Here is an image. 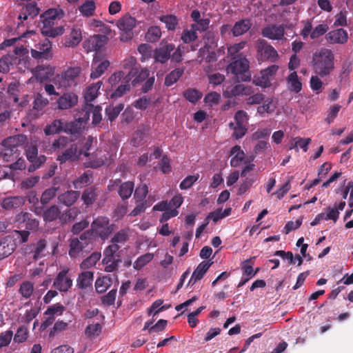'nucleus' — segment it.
Segmentation results:
<instances>
[{
    "instance_id": "nucleus-37",
    "label": "nucleus",
    "mask_w": 353,
    "mask_h": 353,
    "mask_svg": "<svg viewBox=\"0 0 353 353\" xmlns=\"http://www.w3.org/2000/svg\"><path fill=\"white\" fill-rule=\"evenodd\" d=\"M86 125L77 118L74 121L65 125V132H69L72 135H77L82 132Z\"/></svg>"
},
{
    "instance_id": "nucleus-3",
    "label": "nucleus",
    "mask_w": 353,
    "mask_h": 353,
    "mask_svg": "<svg viewBox=\"0 0 353 353\" xmlns=\"http://www.w3.org/2000/svg\"><path fill=\"white\" fill-rule=\"evenodd\" d=\"M27 141V136L21 134L6 138L0 145L1 157L6 162L15 161L21 156L20 148Z\"/></svg>"
},
{
    "instance_id": "nucleus-50",
    "label": "nucleus",
    "mask_w": 353,
    "mask_h": 353,
    "mask_svg": "<svg viewBox=\"0 0 353 353\" xmlns=\"http://www.w3.org/2000/svg\"><path fill=\"white\" fill-rule=\"evenodd\" d=\"M12 64H16V57L10 54L3 56L0 58V72H8Z\"/></svg>"
},
{
    "instance_id": "nucleus-38",
    "label": "nucleus",
    "mask_w": 353,
    "mask_h": 353,
    "mask_svg": "<svg viewBox=\"0 0 353 353\" xmlns=\"http://www.w3.org/2000/svg\"><path fill=\"white\" fill-rule=\"evenodd\" d=\"M256 259L255 256L250 257L248 259H246L241 262V268L243 270V275H246L249 278H252L255 276V274L258 272L259 268H257L255 271L253 270V264L254 260Z\"/></svg>"
},
{
    "instance_id": "nucleus-46",
    "label": "nucleus",
    "mask_w": 353,
    "mask_h": 353,
    "mask_svg": "<svg viewBox=\"0 0 353 353\" xmlns=\"http://www.w3.org/2000/svg\"><path fill=\"white\" fill-rule=\"evenodd\" d=\"M60 208L57 205H52L43 212V220L46 222L55 221L60 215Z\"/></svg>"
},
{
    "instance_id": "nucleus-43",
    "label": "nucleus",
    "mask_w": 353,
    "mask_h": 353,
    "mask_svg": "<svg viewBox=\"0 0 353 353\" xmlns=\"http://www.w3.org/2000/svg\"><path fill=\"white\" fill-rule=\"evenodd\" d=\"M212 263L209 261H202L200 263L192 273V279H194V282L200 281L207 272Z\"/></svg>"
},
{
    "instance_id": "nucleus-60",
    "label": "nucleus",
    "mask_w": 353,
    "mask_h": 353,
    "mask_svg": "<svg viewBox=\"0 0 353 353\" xmlns=\"http://www.w3.org/2000/svg\"><path fill=\"white\" fill-rule=\"evenodd\" d=\"M273 99H266L262 105H260L257 108V112L260 115H263L265 112L272 113L276 109V105L272 104Z\"/></svg>"
},
{
    "instance_id": "nucleus-1",
    "label": "nucleus",
    "mask_w": 353,
    "mask_h": 353,
    "mask_svg": "<svg viewBox=\"0 0 353 353\" xmlns=\"http://www.w3.org/2000/svg\"><path fill=\"white\" fill-rule=\"evenodd\" d=\"M128 240V235L125 230L117 232L112 239V244L106 247L103 250V264L105 265V271L112 272L118 270L122 260L119 254L120 246L118 243H124Z\"/></svg>"
},
{
    "instance_id": "nucleus-58",
    "label": "nucleus",
    "mask_w": 353,
    "mask_h": 353,
    "mask_svg": "<svg viewBox=\"0 0 353 353\" xmlns=\"http://www.w3.org/2000/svg\"><path fill=\"white\" fill-rule=\"evenodd\" d=\"M33 292L34 285L32 283L27 281L21 283L19 292L23 298L26 299H30L32 295Z\"/></svg>"
},
{
    "instance_id": "nucleus-40",
    "label": "nucleus",
    "mask_w": 353,
    "mask_h": 353,
    "mask_svg": "<svg viewBox=\"0 0 353 353\" xmlns=\"http://www.w3.org/2000/svg\"><path fill=\"white\" fill-rule=\"evenodd\" d=\"M101 257V252H94L79 265L81 270H87L94 266Z\"/></svg>"
},
{
    "instance_id": "nucleus-11",
    "label": "nucleus",
    "mask_w": 353,
    "mask_h": 353,
    "mask_svg": "<svg viewBox=\"0 0 353 353\" xmlns=\"http://www.w3.org/2000/svg\"><path fill=\"white\" fill-rule=\"evenodd\" d=\"M108 188L110 191H113L118 188V194L123 200L129 199L134 188V184L132 181L122 182L118 179L112 181V184L108 185Z\"/></svg>"
},
{
    "instance_id": "nucleus-29",
    "label": "nucleus",
    "mask_w": 353,
    "mask_h": 353,
    "mask_svg": "<svg viewBox=\"0 0 353 353\" xmlns=\"http://www.w3.org/2000/svg\"><path fill=\"white\" fill-rule=\"evenodd\" d=\"M80 193L78 191L68 190L58 196L60 203L67 206H72L79 199Z\"/></svg>"
},
{
    "instance_id": "nucleus-4",
    "label": "nucleus",
    "mask_w": 353,
    "mask_h": 353,
    "mask_svg": "<svg viewBox=\"0 0 353 353\" xmlns=\"http://www.w3.org/2000/svg\"><path fill=\"white\" fill-rule=\"evenodd\" d=\"M81 72V68L79 66L68 68L61 74L57 75L54 82L60 88H68L75 86L80 81Z\"/></svg>"
},
{
    "instance_id": "nucleus-13",
    "label": "nucleus",
    "mask_w": 353,
    "mask_h": 353,
    "mask_svg": "<svg viewBox=\"0 0 353 353\" xmlns=\"http://www.w3.org/2000/svg\"><path fill=\"white\" fill-rule=\"evenodd\" d=\"M254 93L252 87L243 83H234L228 86L223 92V95L228 98L248 96Z\"/></svg>"
},
{
    "instance_id": "nucleus-14",
    "label": "nucleus",
    "mask_w": 353,
    "mask_h": 353,
    "mask_svg": "<svg viewBox=\"0 0 353 353\" xmlns=\"http://www.w3.org/2000/svg\"><path fill=\"white\" fill-rule=\"evenodd\" d=\"M69 269L61 270L53 282V286L61 292H66L72 286V280L68 276Z\"/></svg>"
},
{
    "instance_id": "nucleus-56",
    "label": "nucleus",
    "mask_w": 353,
    "mask_h": 353,
    "mask_svg": "<svg viewBox=\"0 0 353 353\" xmlns=\"http://www.w3.org/2000/svg\"><path fill=\"white\" fill-rule=\"evenodd\" d=\"M48 103L49 101L47 98L41 94L37 93L33 101V110L41 112Z\"/></svg>"
},
{
    "instance_id": "nucleus-33",
    "label": "nucleus",
    "mask_w": 353,
    "mask_h": 353,
    "mask_svg": "<svg viewBox=\"0 0 353 353\" xmlns=\"http://www.w3.org/2000/svg\"><path fill=\"white\" fill-rule=\"evenodd\" d=\"M65 129L64 122L61 119H55L52 123L47 125L43 130L45 134L49 136L58 134Z\"/></svg>"
},
{
    "instance_id": "nucleus-35",
    "label": "nucleus",
    "mask_w": 353,
    "mask_h": 353,
    "mask_svg": "<svg viewBox=\"0 0 353 353\" xmlns=\"http://www.w3.org/2000/svg\"><path fill=\"white\" fill-rule=\"evenodd\" d=\"M41 32L45 37L55 38L58 36L62 35L65 32V28L63 26L57 27L50 26L48 27H41Z\"/></svg>"
},
{
    "instance_id": "nucleus-32",
    "label": "nucleus",
    "mask_w": 353,
    "mask_h": 353,
    "mask_svg": "<svg viewBox=\"0 0 353 353\" xmlns=\"http://www.w3.org/2000/svg\"><path fill=\"white\" fill-rule=\"evenodd\" d=\"M345 206V202L342 201L334 208H327L325 210L326 214H325V220H332L334 222H336L339 219V211H342Z\"/></svg>"
},
{
    "instance_id": "nucleus-49",
    "label": "nucleus",
    "mask_w": 353,
    "mask_h": 353,
    "mask_svg": "<svg viewBox=\"0 0 353 353\" xmlns=\"http://www.w3.org/2000/svg\"><path fill=\"white\" fill-rule=\"evenodd\" d=\"M95 2L92 0L85 1L80 7L79 11L83 17H90L94 15Z\"/></svg>"
},
{
    "instance_id": "nucleus-26",
    "label": "nucleus",
    "mask_w": 353,
    "mask_h": 353,
    "mask_svg": "<svg viewBox=\"0 0 353 353\" xmlns=\"http://www.w3.org/2000/svg\"><path fill=\"white\" fill-rule=\"evenodd\" d=\"M25 199L21 196H8L3 199L1 203V206L6 210H10L18 208L23 205Z\"/></svg>"
},
{
    "instance_id": "nucleus-7",
    "label": "nucleus",
    "mask_w": 353,
    "mask_h": 353,
    "mask_svg": "<svg viewBox=\"0 0 353 353\" xmlns=\"http://www.w3.org/2000/svg\"><path fill=\"white\" fill-rule=\"evenodd\" d=\"M25 152L28 160L31 163L28 167L29 172H33L39 169L46 161L45 155L41 154L38 156L37 146L32 143L26 144Z\"/></svg>"
},
{
    "instance_id": "nucleus-51",
    "label": "nucleus",
    "mask_w": 353,
    "mask_h": 353,
    "mask_svg": "<svg viewBox=\"0 0 353 353\" xmlns=\"http://www.w3.org/2000/svg\"><path fill=\"white\" fill-rule=\"evenodd\" d=\"M82 243H83L79 241L78 238L71 240L69 250V255L71 258L77 257V256L85 248Z\"/></svg>"
},
{
    "instance_id": "nucleus-48",
    "label": "nucleus",
    "mask_w": 353,
    "mask_h": 353,
    "mask_svg": "<svg viewBox=\"0 0 353 353\" xmlns=\"http://www.w3.org/2000/svg\"><path fill=\"white\" fill-rule=\"evenodd\" d=\"M159 20L165 23L166 28L168 30L174 31L176 30L178 24V18L173 14L163 15L159 17Z\"/></svg>"
},
{
    "instance_id": "nucleus-31",
    "label": "nucleus",
    "mask_w": 353,
    "mask_h": 353,
    "mask_svg": "<svg viewBox=\"0 0 353 353\" xmlns=\"http://www.w3.org/2000/svg\"><path fill=\"white\" fill-rule=\"evenodd\" d=\"M123 67L124 69L130 70L128 74L125 76V79H128V81H131L138 73V67L137 65V59L133 57H130L123 61Z\"/></svg>"
},
{
    "instance_id": "nucleus-45",
    "label": "nucleus",
    "mask_w": 353,
    "mask_h": 353,
    "mask_svg": "<svg viewBox=\"0 0 353 353\" xmlns=\"http://www.w3.org/2000/svg\"><path fill=\"white\" fill-rule=\"evenodd\" d=\"M97 194L94 187H89L84 190L81 195L83 203L87 206L92 205L97 199Z\"/></svg>"
},
{
    "instance_id": "nucleus-16",
    "label": "nucleus",
    "mask_w": 353,
    "mask_h": 353,
    "mask_svg": "<svg viewBox=\"0 0 353 353\" xmlns=\"http://www.w3.org/2000/svg\"><path fill=\"white\" fill-rule=\"evenodd\" d=\"M15 221L19 224H25L26 230L30 231L37 230L39 225V221L33 218L32 214L28 212H21L17 214Z\"/></svg>"
},
{
    "instance_id": "nucleus-23",
    "label": "nucleus",
    "mask_w": 353,
    "mask_h": 353,
    "mask_svg": "<svg viewBox=\"0 0 353 353\" xmlns=\"http://www.w3.org/2000/svg\"><path fill=\"white\" fill-rule=\"evenodd\" d=\"M94 281V272L83 271L79 274L77 279V288L81 290H88L92 288Z\"/></svg>"
},
{
    "instance_id": "nucleus-59",
    "label": "nucleus",
    "mask_w": 353,
    "mask_h": 353,
    "mask_svg": "<svg viewBox=\"0 0 353 353\" xmlns=\"http://www.w3.org/2000/svg\"><path fill=\"white\" fill-rule=\"evenodd\" d=\"M154 257V254L152 253H146L138 257V259L134 263V268L139 270L150 262Z\"/></svg>"
},
{
    "instance_id": "nucleus-47",
    "label": "nucleus",
    "mask_w": 353,
    "mask_h": 353,
    "mask_svg": "<svg viewBox=\"0 0 353 353\" xmlns=\"http://www.w3.org/2000/svg\"><path fill=\"white\" fill-rule=\"evenodd\" d=\"M161 30L160 27L154 26L150 27L145 35V39L150 43H155L159 40L161 37Z\"/></svg>"
},
{
    "instance_id": "nucleus-6",
    "label": "nucleus",
    "mask_w": 353,
    "mask_h": 353,
    "mask_svg": "<svg viewBox=\"0 0 353 353\" xmlns=\"http://www.w3.org/2000/svg\"><path fill=\"white\" fill-rule=\"evenodd\" d=\"M91 232L99 236L102 240L107 239L114 230V225L110 223V220L105 216L97 217L91 224Z\"/></svg>"
},
{
    "instance_id": "nucleus-63",
    "label": "nucleus",
    "mask_w": 353,
    "mask_h": 353,
    "mask_svg": "<svg viewBox=\"0 0 353 353\" xmlns=\"http://www.w3.org/2000/svg\"><path fill=\"white\" fill-rule=\"evenodd\" d=\"M57 188L52 187L46 189L41 194V203L43 205H47L56 195Z\"/></svg>"
},
{
    "instance_id": "nucleus-64",
    "label": "nucleus",
    "mask_w": 353,
    "mask_h": 353,
    "mask_svg": "<svg viewBox=\"0 0 353 353\" xmlns=\"http://www.w3.org/2000/svg\"><path fill=\"white\" fill-rule=\"evenodd\" d=\"M320 78H321L320 76L315 74L312 75L310 80V88L316 94L321 92L323 88V82Z\"/></svg>"
},
{
    "instance_id": "nucleus-15",
    "label": "nucleus",
    "mask_w": 353,
    "mask_h": 353,
    "mask_svg": "<svg viewBox=\"0 0 353 353\" xmlns=\"http://www.w3.org/2000/svg\"><path fill=\"white\" fill-rule=\"evenodd\" d=\"M110 66V61L107 59H102L100 53H95L92 63V72L90 73L91 79H97L100 77Z\"/></svg>"
},
{
    "instance_id": "nucleus-53",
    "label": "nucleus",
    "mask_w": 353,
    "mask_h": 353,
    "mask_svg": "<svg viewBox=\"0 0 353 353\" xmlns=\"http://www.w3.org/2000/svg\"><path fill=\"white\" fill-rule=\"evenodd\" d=\"M184 72L183 68H176L171 71L165 79V85L166 86H171L175 83L183 75Z\"/></svg>"
},
{
    "instance_id": "nucleus-19",
    "label": "nucleus",
    "mask_w": 353,
    "mask_h": 353,
    "mask_svg": "<svg viewBox=\"0 0 353 353\" xmlns=\"http://www.w3.org/2000/svg\"><path fill=\"white\" fill-rule=\"evenodd\" d=\"M78 103V96L72 92L63 93L57 100L59 110H68L74 107Z\"/></svg>"
},
{
    "instance_id": "nucleus-41",
    "label": "nucleus",
    "mask_w": 353,
    "mask_h": 353,
    "mask_svg": "<svg viewBox=\"0 0 353 353\" xmlns=\"http://www.w3.org/2000/svg\"><path fill=\"white\" fill-rule=\"evenodd\" d=\"M289 88L295 93H299L302 89V83L300 81L296 72H291L287 78Z\"/></svg>"
},
{
    "instance_id": "nucleus-8",
    "label": "nucleus",
    "mask_w": 353,
    "mask_h": 353,
    "mask_svg": "<svg viewBox=\"0 0 353 353\" xmlns=\"http://www.w3.org/2000/svg\"><path fill=\"white\" fill-rule=\"evenodd\" d=\"M31 55L37 61L50 60L52 59V43L48 39L35 45L34 49H31Z\"/></svg>"
},
{
    "instance_id": "nucleus-2",
    "label": "nucleus",
    "mask_w": 353,
    "mask_h": 353,
    "mask_svg": "<svg viewBox=\"0 0 353 353\" xmlns=\"http://www.w3.org/2000/svg\"><path fill=\"white\" fill-rule=\"evenodd\" d=\"M311 65L315 74L325 78L334 70V54L328 48H322L312 54Z\"/></svg>"
},
{
    "instance_id": "nucleus-52",
    "label": "nucleus",
    "mask_w": 353,
    "mask_h": 353,
    "mask_svg": "<svg viewBox=\"0 0 353 353\" xmlns=\"http://www.w3.org/2000/svg\"><path fill=\"white\" fill-rule=\"evenodd\" d=\"M123 108L124 105L123 103H119L116 106H107L105 110V116L112 122L119 116Z\"/></svg>"
},
{
    "instance_id": "nucleus-28",
    "label": "nucleus",
    "mask_w": 353,
    "mask_h": 353,
    "mask_svg": "<svg viewBox=\"0 0 353 353\" xmlns=\"http://www.w3.org/2000/svg\"><path fill=\"white\" fill-rule=\"evenodd\" d=\"M252 26V23L250 19H243L236 21L232 29L233 36L239 37L245 34Z\"/></svg>"
},
{
    "instance_id": "nucleus-12",
    "label": "nucleus",
    "mask_w": 353,
    "mask_h": 353,
    "mask_svg": "<svg viewBox=\"0 0 353 353\" xmlns=\"http://www.w3.org/2000/svg\"><path fill=\"white\" fill-rule=\"evenodd\" d=\"M64 16L65 12L60 8L48 9L40 15L41 27L54 26L58 20L61 19Z\"/></svg>"
},
{
    "instance_id": "nucleus-42",
    "label": "nucleus",
    "mask_w": 353,
    "mask_h": 353,
    "mask_svg": "<svg viewBox=\"0 0 353 353\" xmlns=\"http://www.w3.org/2000/svg\"><path fill=\"white\" fill-rule=\"evenodd\" d=\"M260 44L262 46L261 50L264 57L272 62L276 61L279 57L276 50L265 41H261Z\"/></svg>"
},
{
    "instance_id": "nucleus-30",
    "label": "nucleus",
    "mask_w": 353,
    "mask_h": 353,
    "mask_svg": "<svg viewBox=\"0 0 353 353\" xmlns=\"http://www.w3.org/2000/svg\"><path fill=\"white\" fill-rule=\"evenodd\" d=\"M46 248V241L42 239L36 243L31 244L28 247V250H30L28 253L32 254V258L36 261L43 256Z\"/></svg>"
},
{
    "instance_id": "nucleus-54",
    "label": "nucleus",
    "mask_w": 353,
    "mask_h": 353,
    "mask_svg": "<svg viewBox=\"0 0 353 353\" xmlns=\"http://www.w3.org/2000/svg\"><path fill=\"white\" fill-rule=\"evenodd\" d=\"M183 95L186 100L195 104L201 99L203 94L195 88H188L183 92Z\"/></svg>"
},
{
    "instance_id": "nucleus-39",
    "label": "nucleus",
    "mask_w": 353,
    "mask_h": 353,
    "mask_svg": "<svg viewBox=\"0 0 353 353\" xmlns=\"http://www.w3.org/2000/svg\"><path fill=\"white\" fill-rule=\"evenodd\" d=\"M112 284V279L108 276L99 277L97 279L94 286L96 292L99 294L105 292Z\"/></svg>"
},
{
    "instance_id": "nucleus-25",
    "label": "nucleus",
    "mask_w": 353,
    "mask_h": 353,
    "mask_svg": "<svg viewBox=\"0 0 353 353\" xmlns=\"http://www.w3.org/2000/svg\"><path fill=\"white\" fill-rule=\"evenodd\" d=\"M103 46V37L99 34L90 37L83 43V48L87 52H96L99 53L101 47Z\"/></svg>"
},
{
    "instance_id": "nucleus-27",
    "label": "nucleus",
    "mask_w": 353,
    "mask_h": 353,
    "mask_svg": "<svg viewBox=\"0 0 353 353\" xmlns=\"http://www.w3.org/2000/svg\"><path fill=\"white\" fill-rule=\"evenodd\" d=\"M78 147L77 144L72 143L61 154L57 157V160L61 163H65L67 161H74L78 157Z\"/></svg>"
},
{
    "instance_id": "nucleus-36",
    "label": "nucleus",
    "mask_w": 353,
    "mask_h": 353,
    "mask_svg": "<svg viewBox=\"0 0 353 353\" xmlns=\"http://www.w3.org/2000/svg\"><path fill=\"white\" fill-rule=\"evenodd\" d=\"M279 69V67L276 65H272L266 69L261 71V79L262 80L260 81H257L256 80H254V82L257 85L261 86H266V83L269 81V77L273 76L275 74Z\"/></svg>"
},
{
    "instance_id": "nucleus-17",
    "label": "nucleus",
    "mask_w": 353,
    "mask_h": 353,
    "mask_svg": "<svg viewBox=\"0 0 353 353\" xmlns=\"http://www.w3.org/2000/svg\"><path fill=\"white\" fill-rule=\"evenodd\" d=\"M94 138L89 136L86 139L83 148L80 150L81 154H83L85 157H90V166L92 168H98L105 164V161L102 158L92 159L94 157L93 154H90L89 151L91 150Z\"/></svg>"
},
{
    "instance_id": "nucleus-22",
    "label": "nucleus",
    "mask_w": 353,
    "mask_h": 353,
    "mask_svg": "<svg viewBox=\"0 0 353 353\" xmlns=\"http://www.w3.org/2000/svg\"><path fill=\"white\" fill-rule=\"evenodd\" d=\"M82 40V34L81 29L77 26H73L69 32L63 39V45L65 47H75Z\"/></svg>"
},
{
    "instance_id": "nucleus-21",
    "label": "nucleus",
    "mask_w": 353,
    "mask_h": 353,
    "mask_svg": "<svg viewBox=\"0 0 353 353\" xmlns=\"http://www.w3.org/2000/svg\"><path fill=\"white\" fill-rule=\"evenodd\" d=\"M16 249L14 239L9 236H5L0 239V260L11 255Z\"/></svg>"
},
{
    "instance_id": "nucleus-62",
    "label": "nucleus",
    "mask_w": 353,
    "mask_h": 353,
    "mask_svg": "<svg viewBox=\"0 0 353 353\" xmlns=\"http://www.w3.org/2000/svg\"><path fill=\"white\" fill-rule=\"evenodd\" d=\"M64 310L65 307L62 304L57 303L51 306H49L46 311L45 312V314L52 316L50 320L52 321L54 319V315H61L62 314Z\"/></svg>"
},
{
    "instance_id": "nucleus-24",
    "label": "nucleus",
    "mask_w": 353,
    "mask_h": 353,
    "mask_svg": "<svg viewBox=\"0 0 353 353\" xmlns=\"http://www.w3.org/2000/svg\"><path fill=\"white\" fill-rule=\"evenodd\" d=\"M40 9L35 2H31L23 6L21 10L18 19L23 22L28 19H33L39 13Z\"/></svg>"
},
{
    "instance_id": "nucleus-20",
    "label": "nucleus",
    "mask_w": 353,
    "mask_h": 353,
    "mask_svg": "<svg viewBox=\"0 0 353 353\" xmlns=\"http://www.w3.org/2000/svg\"><path fill=\"white\" fill-rule=\"evenodd\" d=\"M325 39L330 44H343L347 41L348 35L346 30L343 28H339L327 33Z\"/></svg>"
},
{
    "instance_id": "nucleus-34",
    "label": "nucleus",
    "mask_w": 353,
    "mask_h": 353,
    "mask_svg": "<svg viewBox=\"0 0 353 353\" xmlns=\"http://www.w3.org/2000/svg\"><path fill=\"white\" fill-rule=\"evenodd\" d=\"M102 85V82L101 81L92 83L90 86H88L84 94V99L86 103H90L92 101H94L98 96L99 90L100 89Z\"/></svg>"
},
{
    "instance_id": "nucleus-9",
    "label": "nucleus",
    "mask_w": 353,
    "mask_h": 353,
    "mask_svg": "<svg viewBox=\"0 0 353 353\" xmlns=\"http://www.w3.org/2000/svg\"><path fill=\"white\" fill-rule=\"evenodd\" d=\"M137 20L130 14H125L117 23L118 28L123 32L121 34L122 41H128L133 37L132 30L136 26Z\"/></svg>"
},
{
    "instance_id": "nucleus-44",
    "label": "nucleus",
    "mask_w": 353,
    "mask_h": 353,
    "mask_svg": "<svg viewBox=\"0 0 353 353\" xmlns=\"http://www.w3.org/2000/svg\"><path fill=\"white\" fill-rule=\"evenodd\" d=\"M207 39L208 40V43H206L204 46L205 48H207L209 53L205 57V60L206 62L212 63L215 62L216 61V55L215 52L212 51L210 52L209 48H212V46H216L215 38L212 33L208 32L207 34Z\"/></svg>"
},
{
    "instance_id": "nucleus-55",
    "label": "nucleus",
    "mask_w": 353,
    "mask_h": 353,
    "mask_svg": "<svg viewBox=\"0 0 353 353\" xmlns=\"http://www.w3.org/2000/svg\"><path fill=\"white\" fill-rule=\"evenodd\" d=\"M102 331V326L100 323H97L88 325L85 330V334L89 339H95L100 335Z\"/></svg>"
},
{
    "instance_id": "nucleus-18",
    "label": "nucleus",
    "mask_w": 353,
    "mask_h": 353,
    "mask_svg": "<svg viewBox=\"0 0 353 353\" xmlns=\"http://www.w3.org/2000/svg\"><path fill=\"white\" fill-rule=\"evenodd\" d=\"M261 33L264 37L273 40H279L284 37L285 26L271 24L263 28Z\"/></svg>"
},
{
    "instance_id": "nucleus-10",
    "label": "nucleus",
    "mask_w": 353,
    "mask_h": 353,
    "mask_svg": "<svg viewBox=\"0 0 353 353\" xmlns=\"http://www.w3.org/2000/svg\"><path fill=\"white\" fill-rule=\"evenodd\" d=\"M175 50V46L173 43H168L162 40L153 54L154 61L160 63H165L170 59L171 52Z\"/></svg>"
},
{
    "instance_id": "nucleus-57",
    "label": "nucleus",
    "mask_w": 353,
    "mask_h": 353,
    "mask_svg": "<svg viewBox=\"0 0 353 353\" xmlns=\"http://www.w3.org/2000/svg\"><path fill=\"white\" fill-rule=\"evenodd\" d=\"M93 109V104L86 103L81 108V111L79 112L78 117H77L79 121H82L85 125L88 124V122L90 119L91 110Z\"/></svg>"
},
{
    "instance_id": "nucleus-5",
    "label": "nucleus",
    "mask_w": 353,
    "mask_h": 353,
    "mask_svg": "<svg viewBox=\"0 0 353 353\" xmlns=\"http://www.w3.org/2000/svg\"><path fill=\"white\" fill-rule=\"evenodd\" d=\"M233 61L228 65L227 70L235 75H241L242 81H250L251 74L248 73L250 68L249 61L241 54L233 57Z\"/></svg>"
},
{
    "instance_id": "nucleus-61",
    "label": "nucleus",
    "mask_w": 353,
    "mask_h": 353,
    "mask_svg": "<svg viewBox=\"0 0 353 353\" xmlns=\"http://www.w3.org/2000/svg\"><path fill=\"white\" fill-rule=\"evenodd\" d=\"M28 333L29 332L26 326H20L14 336V341L18 343H23L27 340Z\"/></svg>"
}]
</instances>
